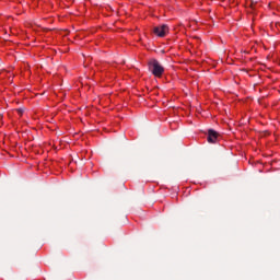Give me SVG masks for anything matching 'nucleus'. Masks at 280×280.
Listing matches in <instances>:
<instances>
[{"label":"nucleus","instance_id":"f257e3e1","mask_svg":"<svg viewBox=\"0 0 280 280\" xmlns=\"http://www.w3.org/2000/svg\"><path fill=\"white\" fill-rule=\"evenodd\" d=\"M149 70L151 73H153V75H155V78H161V75H163L165 72V68H163V66H161L156 59H151L149 61Z\"/></svg>","mask_w":280,"mask_h":280},{"label":"nucleus","instance_id":"f03ea898","mask_svg":"<svg viewBox=\"0 0 280 280\" xmlns=\"http://www.w3.org/2000/svg\"><path fill=\"white\" fill-rule=\"evenodd\" d=\"M167 32H170V27L166 24H162L153 28V34H155V36H159L160 38L165 37Z\"/></svg>","mask_w":280,"mask_h":280},{"label":"nucleus","instance_id":"7ed1b4c3","mask_svg":"<svg viewBox=\"0 0 280 280\" xmlns=\"http://www.w3.org/2000/svg\"><path fill=\"white\" fill-rule=\"evenodd\" d=\"M220 139V133L213 129L208 130V142L209 143H215Z\"/></svg>","mask_w":280,"mask_h":280}]
</instances>
